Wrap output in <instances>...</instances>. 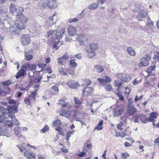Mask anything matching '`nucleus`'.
<instances>
[{"instance_id": "nucleus-1", "label": "nucleus", "mask_w": 159, "mask_h": 159, "mask_svg": "<svg viewBox=\"0 0 159 159\" xmlns=\"http://www.w3.org/2000/svg\"><path fill=\"white\" fill-rule=\"evenodd\" d=\"M19 10H21V11L17 14V20L14 21V23L16 28L20 30L25 29V24L28 21V19L22 14V8L20 7Z\"/></svg>"}, {"instance_id": "nucleus-2", "label": "nucleus", "mask_w": 159, "mask_h": 159, "mask_svg": "<svg viewBox=\"0 0 159 159\" xmlns=\"http://www.w3.org/2000/svg\"><path fill=\"white\" fill-rule=\"evenodd\" d=\"M56 34L55 36V40H57V41L55 40V39L53 38H50L48 40V43L51 45L52 43H54L53 46V47L55 48L56 50H57L58 48V46H57L59 43V39L62 37V35L64 34L65 32V30L64 29H62L59 33V30H56Z\"/></svg>"}, {"instance_id": "nucleus-3", "label": "nucleus", "mask_w": 159, "mask_h": 159, "mask_svg": "<svg viewBox=\"0 0 159 159\" xmlns=\"http://www.w3.org/2000/svg\"><path fill=\"white\" fill-rule=\"evenodd\" d=\"M16 147L21 152L25 151L24 155L28 159H35V154L32 152L28 151V149L27 148H26L25 143H22L21 144L16 145Z\"/></svg>"}, {"instance_id": "nucleus-4", "label": "nucleus", "mask_w": 159, "mask_h": 159, "mask_svg": "<svg viewBox=\"0 0 159 159\" xmlns=\"http://www.w3.org/2000/svg\"><path fill=\"white\" fill-rule=\"evenodd\" d=\"M9 114L8 113L4 114L3 116L0 115V123L2 124L3 123V125L5 126H7L8 127H11L12 125L11 120H9L7 121L6 116H8L9 117Z\"/></svg>"}, {"instance_id": "nucleus-5", "label": "nucleus", "mask_w": 159, "mask_h": 159, "mask_svg": "<svg viewBox=\"0 0 159 159\" xmlns=\"http://www.w3.org/2000/svg\"><path fill=\"white\" fill-rule=\"evenodd\" d=\"M76 41L79 42L81 46L86 45L88 43V39L84 34L79 35L76 39Z\"/></svg>"}, {"instance_id": "nucleus-6", "label": "nucleus", "mask_w": 159, "mask_h": 159, "mask_svg": "<svg viewBox=\"0 0 159 159\" xmlns=\"http://www.w3.org/2000/svg\"><path fill=\"white\" fill-rule=\"evenodd\" d=\"M21 41L23 45L29 44L30 42V39L28 34L22 35L21 37Z\"/></svg>"}, {"instance_id": "nucleus-7", "label": "nucleus", "mask_w": 159, "mask_h": 159, "mask_svg": "<svg viewBox=\"0 0 159 159\" xmlns=\"http://www.w3.org/2000/svg\"><path fill=\"white\" fill-rule=\"evenodd\" d=\"M98 80L102 86H103L105 85V84L111 82V79L109 77L106 76L104 77L102 79L98 78Z\"/></svg>"}, {"instance_id": "nucleus-8", "label": "nucleus", "mask_w": 159, "mask_h": 159, "mask_svg": "<svg viewBox=\"0 0 159 159\" xmlns=\"http://www.w3.org/2000/svg\"><path fill=\"white\" fill-rule=\"evenodd\" d=\"M67 31L69 35L72 36H75L77 32L76 28L72 25H70L68 27Z\"/></svg>"}, {"instance_id": "nucleus-9", "label": "nucleus", "mask_w": 159, "mask_h": 159, "mask_svg": "<svg viewBox=\"0 0 159 159\" xmlns=\"http://www.w3.org/2000/svg\"><path fill=\"white\" fill-rule=\"evenodd\" d=\"M148 12L146 11H142L138 15L137 17L139 21L143 20L148 15Z\"/></svg>"}, {"instance_id": "nucleus-10", "label": "nucleus", "mask_w": 159, "mask_h": 159, "mask_svg": "<svg viewBox=\"0 0 159 159\" xmlns=\"http://www.w3.org/2000/svg\"><path fill=\"white\" fill-rule=\"evenodd\" d=\"M136 112V109L133 107V105L131 106H127V109L126 111V113L129 116H132Z\"/></svg>"}, {"instance_id": "nucleus-11", "label": "nucleus", "mask_w": 159, "mask_h": 159, "mask_svg": "<svg viewBox=\"0 0 159 159\" xmlns=\"http://www.w3.org/2000/svg\"><path fill=\"white\" fill-rule=\"evenodd\" d=\"M121 80L125 83L129 82L131 80L130 76L127 74H123L121 75L120 76Z\"/></svg>"}, {"instance_id": "nucleus-12", "label": "nucleus", "mask_w": 159, "mask_h": 159, "mask_svg": "<svg viewBox=\"0 0 159 159\" xmlns=\"http://www.w3.org/2000/svg\"><path fill=\"white\" fill-rule=\"evenodd\" d=\"M20 31V30L19 29L17 28H16L12 26L9 27V28H8L7 30V31H9L11 34L13 35L19 34Z\"/></svg>"}, {"instance_id": "nucleus-13", "label": "nucleus", "mask_w": 159, "mask_h": 159, "mask_svg": "<svg viewBox=\"0 0 159 159\" xmlns=\"http://www.w3.org/2000/svg\"><path fill=\"white\" fill-rule=\"evenodd\" d=\"M78 83L76 81L73 80H70L67 83V85L70 88L76 89L77 87Z\"/></svg>"}, {"instance_id": "nucleus-14", "label": "nucleus", "mask_w": 159, "mask_h": 159, "mask_svg": "<svg viewBox=\"0 0 159 159\" xmlns=\"http://www.w3.org/2000/svg\"><path fill=\"white\" fill-rule=\"evenodd\" d=\"M7 110L8 112L14 113L18 111V110L16 106L12 105L7 107Z\"/></svg>"}, {"instance_id": "nucleus-15", "label": "nucleus", "mask_w": 159, "mask_h": 159, "mask_svg": "<svg viewBox=\"0 0 159 159\" xmlns=\"http://www.w3.org/2000/svg\"><path fill=\"white\" fill-rule=\"evenodd\" d=\"M56 1L50 0L48 2V7L50 8L54 9L58 6L56 2Z\"/></svg>"}, {"instance_id": "nucleus-16", "label": "nucleus", "mask_w": 159, "mask_h": 159, "mask_svg": "<svg viewBox=\"0 0 159 159\" xmlns=\"http://www.w3.org/2000/svg\"><path fill=\"white\" fill-rule=\"evenodd\" d=\"M124 112L123 109H114L113 116L115 117H117L120 116Z\"/></svg>"}, {"instance_id": "nucleus-17", "label": "nucleus", "mask_w": 159, "mask_h": 159, "mask_svg": "<svg viewBox=\"0 0 159 159\" xmlns=\"http://www.w3.org/2000/svg\"><path fill=\"white\" fill-rule=\"evenodd\" d=\"M26 71L22 68L17 73L16 77L17 79L19 78L20 77L24 76L26 75Z\"/></svg>"}, {"instance_id": "nucleus-18", "label": "nucleus", "mask_w": 159, "mask_h": 159, "mask_svg": "<svg viewBox=\"0 0 159 159\" xmlns=\"http://www.w3.org/2000/svg\"><path fill=\"white\" fill-rule=\"evenodd\" d=\"M14 132L16 136L19 137H21L22 136L21 130L20 127H15L14 129Z\"/></svg>"}, {"instance_id": "nucleus-19", "label": "nucleus", "mask_w": 159, "mask_h": 159, "mask_svg": "<svg viewBox=\"0 0 159 159\" xmlns=\"http://www.w3.org/2000/svg\"><path fill=\"white\" fill-rule=\"evenodd\" d=\"M16 5L13 4H11L9 7V11L10 13L12 14L16 11Z\"/></svg>"}, {"instance_id": "nucleus-20", "label": "nucleus", "mask_w": 159, "mask_h": 159, "mask_svg": "<svg viewBox=\"0 0 159 159\" xmlns=\"http://www.w3.org/2000/svg\"><path fill=\"white\" fill-rule=\"evenodd\" d=\"M9 117L11 118L12 121L13 123L15 124L16 125H20V123L17 120L15 119V116L14 115L10 114L9 115Z\"/></svg>"}, {"instance_id": "nucleus-21", "label": "nucleus", "mask_w": 159, "mask_h": 159, "mask_svg": "<svg viewBox=\"0 0 159 159\" xmlns=\"http://www.w3.org/2000/svg\"><path fill=\"white\" fill-rule=\"evenodd\" d=\"M98 3L95 2L92 4H90L88 6V8L90 10H95L98 7Z\"/></svg>"}, {"instance_id": "nucleus-22", "label": "nucleus", "mask_w": 159, "mask_h": 159, "mask_svg": "<svg viewBox=\"0 0 159 159\" xmlns=\"http://www.w3.org/2000/svg\"><path fill=\"white\" fill-rule=\"evenodd\" d=\"M94 71L98 73H100L103 71L104 69L102 67L99 65H97L95 66L93 69Z\"/></svg>"}, {"instance_id": "nucleus-23", "label": "nucleus", "mask_w": 159, "mask_h": 159, "mask_svg": "<svg viewBox=\"0 0 159 159\" xmlns=\"http://www.w3.org/2000/svg\"><path fill=\"white\" fill-rule=\"evenodd\" d=\"M89 50L93 51L95 52V51L98 48V45L97 44L92 43H90L89 44Z\"/></svg>"}, {"instance_id": "nucleus-24", "label": "nucleus", "mask_w": 159, "mask_h": 159, "mask_svg": "<svg viewBox=\"0 0 159 159\" xmlns=\"http://www.w3.org/2000/svg\"><path fill=\"white\" fill-rule=\"evenodd\" d=\"M7 126H5L3 125V126L0 127V136L5 135V133L7 132V130L6 129V127Z\"/></svg>"}, {"instance_id": "nucleus-25", "label": "nucleus", "mask_w": 159, "mask_h": 159, "mask_svg": "<svg viewBox=\"0 0 159 159\" xmlns=\"http://www.w3.org/2000/svg\"><path fill=\"white\" fill-rule=\"evenodd\" d=\"M37 94V93L34 92H31V94L29 96L28 98L31 101L34 102L35 99L36 95Z\"/></svg>"}, {"instance_id": "nucleus-26", "label": "nucleus", "mask_w": 159, "mask_h": 159, "mask_svg": "<svg viewBox=\"0 0 159 159\" xmlns=\"http://www.w3.org/2000/svg\"><path fill=\"white\" fill-rule=\"evenodd\" d=\"M93 91V90L91 87H85L84 90L83 91V94L84 95H88V93H90Z\"/></svg>"}, {"instance_id": "nucleus-27", "label": "nucleus", "mask_w": 159, "mask_h": 159, "mask_svg": "<svg viewBox=\"0 0 159 159\" xmlns=\"http://www.w3.org/2000/svg\"><path fill=\"white\" fill-rule=\"evenodd\" d=\"M139 117L143 123L145 124L147 122V118L145 115L141 114H139Z\"/></svg>"}, {"instance_id": "nucleus-28", "label": "nucleus", "mask_w": 159, "mask_h": 159, "mask_svg": "<svg viewBox=\"0 0 159 159\" xmlns=\"http://www.w3.org/2000/svg\"><path fill=\"white\" fill-rule=\"evenodd\" d=\"M60 115L62 116H65L67 118L70 115V112L65 110H62L60 111Z\"/></svg>"}, {"instance_id": "nucleus-29", "label": "nucleus", "mask_w": 159, "mask_h": 159, "mask_svg": "<svg viewBox=\"0 0 159 159\" xmlns=\"http://www.w3.org/2000/svg\"><path fill=\"white\" fill-rule=\"evenodd\" d=\"M140 62L143 66H147L149 64V61L147 60V59L145 58H141L140 60Z\"/></svg>"}, {"instance_id": "nucleus-30", "label": "nucleus", "mask_w": 159, "mask_h": 159, "mask_svg": "<svg viewBox=\"0 0 159 159\" xmlns=\"http://www.w3.org/2000/svg\"><path fill=\"white\" fill-rule=\"evenodd\" d=\"M24 55L25 58L28 61H30L33 58L32 55L27 52H25Z\"/></svg>"}, {"instance_id": "nucleus-31", "label": "nucleus", "mask_w": 159, "mask_h": 159, "mask_svg": "<svg viewBox=\"0 0 159 159\" xmlns=\"http://www.w3.org/2000/svg\"><path fill=\"white\" fill-rule=\"evenodd\" d=\"M127 52L132 56H134L135 55V52L131 47H129L127 49Z\"/></svg>"}, {"instance_id": "nucleus-32", "label": "nucleus", "mask_w": 159, "mask_h": 159, "mask_svg": "<svg viewBox=\"0 0 159 159\" xmlns=\"http://www.w3.org/2000/svg\"><path fill=\"white\" fill-rule=\"evenodd\" d=\"M7 11V9L4 7H0V14L1 15L5 14L6 17L7 16V15L6 14Z\"/></svg>"}, {"instance_id": "nucleus-33", "label": "nucleus", "mask_w": 159, "mask_h": 159, "mask_svg": "<svg viewBox=\"0 0 159 159\" xmlns=\"http://www.w3.org/2000/svg\"><path fill=\"white\" fill-rule=\"evenodd\" d=\"M75 131L74 130L66 132V141H68L69 139V138L71 136V135H72L74 134Z\"/></svg>"}, {"instance_id": "nucleus-34", "label": "nucleus", "mask_w": 159, "mask_h": 159, "mask_svg": "<svg viewBox=\"0 0 159 159\" xmlns=\"http://www.w3.org/2000/svg\"><path fill=\"white\" fill-rule=\"evenodd\" d=\"M11 84V82L10 80H7L3 82L2 84L3 85H5L6 86V87L7 89V90L6 91V92H9L10 90V89L8 87V86L10 85Z\"/></svg>"}, {"instance_id": "nucleus-35", "label": "nucleus", "mask_w": 159, "mask_h": 159, "mask_svg": "<svg viewBox=\"0 0 159 159\" xmlns=\"http://www.w3.org/2000/svg\"><path fill=\"white\" fill-rule=\"evenodd\" d=\"M103 123V121L102 120H101L98 123L97 126L95 128V129H97L98 130H101L102 129V125Z\"/></svg>"}, {"instance_id": "nucleus-36", "label": "nucleus", "mask_w": 159, "mask_h": 159, "mask_svg": "<svg viewBox=\"0 0 159 159\" xmlns=\"http://www.w3.org/2000/svg\"><path fill=\"white\" fill-rule=\"evenodd\" d=\"M86 51L89 53L88 56L89 58H92L95 55L96 53L95 52L88 50L87 49H86Z\"/></svg>"}, {"instance_id": "nucleus-37", "label": "nucleus", "mask_w": 159, "mask_h": 159, "mask_svg": "<svg viewBox=\"0 0 159 159\" xmlns=\"http://www.w3.org/2000/svg\"><path fill=\"white\" fill-rule=\"evenodd\" d=\"M46 64H43L42 63H39L38 64V66L39 68H41L42 69L41 70L38 71H36L35 72V73L38 72L39 73L40 72L43 71L46 66Z\"/></svg>"}, {"instance_id": "nucleus-38", "label": "nucleus", "mask_w": 159, "mask_h": 159, "mask_svg": "<svg viewBox=\"0 0 159 159\" xmlns=\"http://www.w3.org/2000/svg\"><path fill=\"white\" fill-rule=\"evenodd\" d=\"M70 64L71 68H74L77 66V64L74 59H71L70 61Z\"/></svg>"}, {"instance_id": "nucleus-39", "label": "nucleus", "mask_w": 159, "mask_h": 159, "mask_svg": "<svg viewBox=\"0 0 159 159\" xmlns=\"http://www.w3.org/2000/svg\"><path fill=\"white\" fill-rule=\"evenodd\" d=\"M53 125L56 126H59L61 124V121L60 120H57L53 122Z\"/></svg>"}, {"instance_id": "nucleus-40", "label": "nucleus", "mask_w": 159, "mask_h": 159, "mask_svg": "<svg viewBox=\"0 0 159 159\" xmlns=\"http://www.w3.org/2000/svg\"><path fill=\"white\" fill-rule=\"evenodd\" d=\"M29 65L30 64L29 63L27 62L23 65L21 66V68L26 71L27 70L28 68L29 69Z\"/></svg>"}, {"instance_id": "nucleus-41", "label": "nucleus", "mask_w": 159, "mask_h": 159, "mask_svg": "<svg viewBox=\"0 0 159 159\" xmlns=\"http://www.w3.org/2000/svg\"><path fill=\"white\" fill-rule=\"evenodd\" d=\"M49 129V127L48 125H45L41 130V133H45L48 131Z\"/></svg>"}, {"instance_id": "nucleus-42", "label": "nucleus", "mask_w": 159, "mask_h": 159, "mask_svg": "<svg viewBox=\"0 0 159 159\" xmlns=\"http://www.w3.org/2000/svg\"><path fill=\"white\" fill-rule=\"evenodd\" d=\"M156 64V63H152V65L148 67V70L149 71H150L154 70H155V69L156 67V65H155Z\"/></svg>"}, {"instance_id": "nucleus-43", "label": "nucleus", "mask_w": 159, "mask_h": 159, "mask_svg": "<svg viewBox=\"0 0 159 159\" xmlns=\"http://www.w3.org/2000/svg\"><path fill=\"white\" fill-rule=\"evenodd\" d=\"M154 61H159V52H155L154 53V57L153 58Z\"/></svg>"}, {"instance_id": "nucleus-44", "label": "nucleus", "mask_w": 159, "mask_h": 159, "mask_svg": "<svg viewBox=\"0 0 159 159\" xmlns=\"http://www.w3.org/2000/svg\"><path fill=\"white\" fill-rule=\"evenodd\" d=\"M42 76H40L39 77L35 78L34 80V82L35 84L39 83L42 79Z\"/></svg>"}, {"instance_id": "nucleus-45", "label": "nucleus", "mask_w": 159, "mask_h": 159, "mask_svg": "<svg viewBox=\"0 0 159 159\" xmlns=\"http://www.w3.org/2000/svg\"><path fill=\"white\" fill-rule=\"evenodd\" d=\"M105 89L107 91H111L113 89L112 86L110 84L107 85L105 87Z\"/></svg>"}, {"instance_id": "nucleus-46", "label": "nucleus", "mask_w": 159, "mask_h": 159, "mask_svg": "<svg viewBox=\"0 0 159 159\" xmlns=\"http://www.w3.org/2000/svg\"><path fill=\"white\" fill-rule=\"evenodd\" d=\"M74 99L75 100V107H79L80 104V101L77 98L75 97L74 98Z\"/></svg>"}, {"instance_id": "nucleus-47", "label": "nucleus", "mask_w": 159, "mask_h": 159, "mask_svg": "<svg viewBox=\"0 0 159 159\" xmlns=\"http://www.w3.org/2000/svg\"><path fill=\"white\" fill-rule=\"evenodd\" d=\"M139 115L137 116H135L133 117V119L134 120V123H139Z\"/></svg>"}, {"instance_id": "nucleus-48", "label": "nucleus", "mask_w": 159, "mask_h": 159, "mask_svg": "<svg viewBox=\"0 0 159 159\" xmlns=\"http://www.w3.org/2000/svg\"><path fill=\"white\" fill-rule=\"evenodd\" d=\"M24 101L25 103L27 105H30L31 104V102H32L31 101L29 100L28 98H24Z\"/></svg>"}, {"instance_id": "nucleus-49", "label": "nucleus", "mask_w": 159, "mask_h": 159, "mask_svg": "<svg viewBox=\"0 0 159 159\" xmlns=\"http://www.w3.org/2000/svg\"><path fill=\"white\" fill-rule=\"evenodd\" d=\"M122 83L121 81H115V84L116 86L118 88H120L122 86Z\"/></svg>"}, {"instance_id": "nucleus-50", "label": "nucleus", "mask_w": 159, "mask_h": 159, "mask_svg": "<svg viewBox=\"0 0 159 159\" xmlns=\"http://www.w3.org/2000/svg\"><path fill=\"white\" fill-rule=\"evenodd\" d=\"M150 115V116L153 119L157 118L158 116L157 114L155 112H153L151 113Z\"/></svg>"}, {"instance_id": "nucleus-51", "label": "nucleus", "mask_w": 159, "mask_h": 159, "mask_svg": "<svg viewBox=\"0 0 159 159\" xmlns=\"http://www.w3.org/2000/svg\"><path fill=\"white\" fill-rule=\"evenodd\" d=\"M69 21L70 23H72L73 22H77L78 21V20L77 18H70L69 19Z\"/></svg>"}, {"instance_id": "nucleus-52", "label": "nucleus", "mask_w": 159, "mask_h": 159, "mask_svg": "<svg viewBox=\"0 0 159 159\" xmlns=\"http://www.w3.org/2000/svg\"><path fill=\"white\" fill-rule=\"evenodd\" d=\"M36 66L35 64L34 65L32 64H30L29 69L31 70H34L36 69Z\"/></svg>"}, {"instance_id": "nucleus-53", "label": "nucleus", "mask_w": 159, "mask_h": 159, "mask_svg": "<svg viewBox=\"0 0 159 159\" xmlns=\"http://www.w3.org/2000/svg\"><path fill=\"white\" fill-rule=\"evenodd\" d=\"M123 125V124L122 122H120L119 124L117 126V128L120 130H122L123 129V128H122V126Z\"/></svg>"}, {"instance_id": "nucleus-54", "label": "nucleus", "mask_w": 159, "mask_h": 159, "mask_svg": "<svg viewBox=\"0 0 159 159\" xmlns=\"http://www.w3.org/2000/svg\"><path fill=\"white\" fill-rule=\"evenodd\" d=\"M54 30H52L48 31L47 34L48 37H49L52 36L54 33Z\"/></svg>"}, {"instance_id": "nucleus-55", "label": "nucleus", "mask_w": 159, "mask_h": 159, "mask_svg": "<svg viewBox=\"0 0 159 159\" xmlns=\"http://www.w3.org/2000/svg\"><path fill=\"white\" fill-rule=\"evenodd\" d=\"M52 90L55 92H58L59 91L58 87L57 85H54L52 87Z\"/></svg>"}, {"instance_id": "nucleus-56", "label": "nucleus", "mask_w": 159, "mask_h": 159, "mask_svg": "<svg viewBox=\"0 0 159 159\" xmlns=\"http://www.w3.org/2000/svg\"><path fill=\"white\" fill-rule=\"evenodd\" d=\"M61 58L64 60H66L67 59L69 58H71V57H70L68 55L67 53L63 55Z\"/></svg>"}, {"instance_id": "nucleus-57", "label": "nucleus", "mask_w": 159, "mask_h": 159, "mask_svg": "<svg viewBox=\"0 0 159 159\" xmlns=\"http://www.w3.org/2000/svg\"><path fill=\"white\" fill-rule=\"evenodd\" d=\"M148 20V23L147 25H148L149 26H151V25H153V22L151 20V19L150 18H148L147 19Z\"/></svg>"}, {"instance_id": "nucleus-58", "label": "nucleus", "mask_w": 159, "mask_h": 159, "mask_svg": "<svg viewBox=\"0 0 159 159\" xmlns=\"http://www.w3.org/2000/svg\"><path fill=\"white\" fill-rule=\"evenodd\" d=\"M39 84H36L34 85V88L35 89V90L33 92L37 93V92L39 90Z\"/></svg>"}, {"instance_id": "nucleus-59", "label": "nucleus", "mask_w": 159, "mask_h": 159, "mask_svg": "<svg viewBox=\"0 0 159 159\" xmlns=\"http://www.w3.org/2000/svg\"><path fill=\"white\" fill-rule=\"evenodd\" d=\"M65 63L64 61L61 58V57H60L58 58V63L61 65H63Z\"/></svg>"}, {"instance_id": "nucleus-60", "label": "nucleus", "mask_w": 159, "mask_h": 159, "mask_svg": "<svg viewBox=\"0 0 159 159\" xmlns=\"http://www.w3.org/2000/svg\"><path fill=\"white\" fill-rule=\"evenodd\" d=\"M84 146L88 148H92V144L89 142H88L86 143H85L84 144Z\"/></svg>"}, {"instance_id": "nucleus-61", "label": "nucleus", "mask_w": 159, "mask_h": 159, "mask_svg": "<svg viewBox=\"0 0 159 159\" xmlns=\"http://www.w3.org/2000/svg\"><path fill=\"white\" fill-rule=\"evenodd\" d=\"M147 122H151L152 123H154L155 122V120L154 119L150 116L149 117L147 118Z\"/></svg>"}, {"instance_id": "nucleus-62", "label": "nucleus", "mask_w": 159, "mask_h": 159, "mask_svg": "<svg viewBox=\"0 0 159 159\" xmlns=\"http://www.w3.org/2000/svg\"><path fill=\"white\" fill-rule=\"evenodd\" d=\"M133 103V100L132 98H129L128 100V106H132Z\"/></svg>"}, {"instance_id": "nucleus-63", "label": "nucleus", "mask_w": 159, "mask_h": 159, "mask_svg": "<svg viewBox=\"0 0 159 159\" xmlns=\"http://www.w3.org/2000/svg\"><path fill=\"white\" fill-rule=\"evenodd\" d=\"M143 96H140L139 97H138L137 95L134 99V101L135 102H136L137 101L140 100L142 99L143 98Z\"/></svg>"}, {"instance_id": "nucleus-64", "label": "nucleus", "mask_w": 159, "mask_h": 159, "mask_svg": "<svg viewBox=\"0 0 159 159\" xmlns=\"http://www.w3.org/2000/svg\"><path fill=\"white\" fill-rule=\"evenodd\" d=\"M129 156V154L125 152L122 154V157L123 159H126L127 157Z\"/></svg>"}]
</instances>
